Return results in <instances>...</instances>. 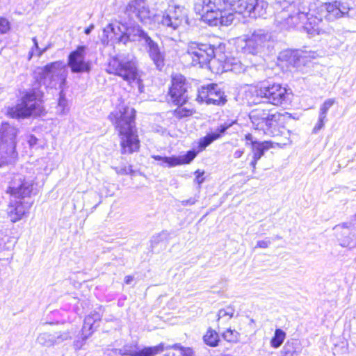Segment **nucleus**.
<instances>
[{
    "label": "nucleus",
    "mask_w": 356,
    "mask_h": 356,
    "mask_svg": "<svg viewBox=\"0 0 356 356\" xmlns=\"http://www.w3.org/2000/svg\"><path fill=\"white\" fill-rule=\"evenodd\" d=\"M32 40L33 42L34 46H33V47H32L31 51L29 52V60L32 58L33 55L34 54V51L39 50V47H38V44L36 38L35 37L33 38Z\"/></svg>",
    "instance_id": "3c124183"
},
{
    "label": "nucleus",
    "mask_w": 356,
    "mask_h": 356,
    "mask_svg": "<svg viewBox=\"0 0 356 356\" xmlns=\"http://www.w3.org/2000/svg\"><path fill=\"white\" fill-rule=\"evenodd\" d=\"M186 9L177 4H170L163 13L159 23L171 30H176L184 24L187 23Z\"/></svg>",
    "instance_id": "9b49d317"
},
{
    "label": "nucleus",
    "mask_w": 356,
    "mask_h": 356,
    "mask_svg": "<svg viewBox=\"0 0 356 356\" xmlns=\"http://www.w3.org/2000/svg\"><path fill=\"white\" fill-rule=\"evenodd\" d=\"M152 157L154 159L156 160V161H161V163H162V162H163V157H164V156L153 155V156H152Z\"/></svg>",
    "instance_id": "69168bd1"
},
{
    "label": "nucleus",
    "mask_w": 356,
    "mask_h": 356,
    "mask_svg": "<svg viewBox=\"0 0 356 356\" xmlns=\"http://www.w3.org/2000/svg\"><path fill=\"white\" fill-rule=\"evenodd\" d=\"M38 139L34 136H31L28 140V143L31 147L36 145Z\"/></svg>",
    "instance_id": "6e6d98bb"
},
{
    "label": "nucleus",
    "mask_w": 356,
    "mask_h": 356,
    "mask_svg": "<svg viewBox=\"0 0 356 356\" xmlns=\"http://www.w3.org/2000/svg\"><path fill=\"white\" fill-rule=\"evenodd\" d=\"M187 54L193 65L202 67L213 58L214 48L210 44L191 41L188 44Z\"/></svg>",
    "instance_id": "1a4fd4ad"
},
{
    "label": "nucleus",
    "mask_w": 356,
    "mask_h": 356,
    "mask_svg": "<svg viewBox=\"0 0 356 356\" xmlns=\"http://www.w3.org/2000/svg\"><path fill=\"white\" fill-rule=\"evenodd\" d=\"M38 80L47 88H61L65 83L67 72L62 61H55L38 67L35 71Z\"/></svg>",
    "instance_id": "39448f33"
},
{
    "label": "nucleus",
    "mask_w": 356,
    "mask_h": 356,
    "mask_svg": "<svg viewBox=\"0 0 356 356\" xmlns=\"http://www.w3.org/2000/svg\"><path fill=\"white\" fill-rule=\"evenodd\" d=\"M135 110L124 104H120L111 112L108 118L116 130L120 139L122 154H132L140 148V140L135 126Z\"/></svg>",
    "instance_id": "f257e3e1"
},
{
    "label": "nucleus",
    "mask_w": 356,
    "mask_h": 356,
    "mask_svg": "<svg viewBox=\"0 0 356 356\" xmlns=\"http://www.w3.org/2000/svg\"><path fill=\"white\" fill-rule=\"evenodd\" d=\"M296 56V54H295L294 51H292L291 50H286L280 54V58L282 60H285L288 61L289 63H291L293 62V60L291 58L292 56L295 57Z\"/></svg>",
    "instance_id": "37998d69"
},
{
    "label": "nucleus",
    "mask_w": 356,
    "mask_h": 356,
    "mask_svg": "<svg viewBox=\"0 0 356 356\" xmlns=\"http://www.w3.org/2000/svg\"><path fill=\"white\" fill-rule=\"evenodd\" d=\"M134 280V277L131 275H127L124 277V282L127 284H130Z\"/></svg>",
    "instance_id": "bf43d9fd"
},
{
    "label": "nucleus",
    "mask_w": 356,
    "mask_h": 356,
    "mask_svg": "<svg viewBox=\"0 0 356 356\" xmlns=\"http://www.w3.org/2000/svg\"><path fill=\"white\" fill-rule=\"evenodd\" d=\"M192 114L190 110L185 109L184 108H177L175 111V115L178 118H182L184 117L189 116Z\"/></svg>",
    "instance_id": "a18cd8bd"
},
{
    "label": "nucleus",
    "mask_w": 356,
    "mask_h": 356,
    "mask_svg": "<svg viewBox=\"0 0 356 356\" xmlns=\"http://www.w3.org/2000/svg\"><path fill=\"white\" fill-rule=\"evenodd\" d=\"M334 103V99H326L320 108L319 115L326 118L328 110Z\"/></svg>",
    "instance_id": "ea45409f"
},
{
    "label": "nucleus",
    "mask_w": 356,
    "mask_h": 356,
    "mask_svg": "<svg viewBox=\"0 0 356 356\" xmlns=\"http://www.w3.org/2000/svg\"><path fill=\"white\" fill-rule=\"evenodd\" d=\"M124 13L131 19H138L147 24L153 16L146 0H130L125 7Z\"/></svg>",
    "instance_id": "4468645a"
},
{
    "label": "nucleus",
    "mask_w": 356,
    "mask_h": 356,
    "mask_svg": "<svg viewBox=\"0 0 356 356\" xmlns=\"http://www.w3.org/2000/svg\"><path fill=\"white\" fill-rule=\"evenodd\" d=\"M82 346H83V342H81L78 340L74 341V346L76 349L81 348Z\"/></svg>",
    "instance_id": "0e129e2a"
},
{
    "label": "nucleus",
    "mask_w": 356,
    "mask_h": 356,
    "mask_svg": "<svg viewBox=\"0 0 356 356\" xmlns=\"http://www.w3.org/2000/svg\"><path fill=\"white\" fill-rule=\"evenodd\" d=\"M170 348L179 350L182 356H193V350L190 348H184L179 343H175L172 346H165L163 343L156 346L144 348L136 353L135 356H155L159 353L165 350H168ZM162 356H175V355L169 352L162 355Z\"/></svg>",
    "instance_id": "a211bd4d"
},
{
    "label": "nucleus",
    "mask_w": 356,
    "mask_h": 356,
    "mask_svg": "<svg viewBox=\"0 0 356 356\" xmlns=\"http://www.w3.org/2000/svg\"><path fill=\"white\" fill-rule=\"evenodd\" d=\"M285 338L286 332L280 328L276 329L274 333V336L270 342L271 347L273 348H278L283 343Z\"/></svg>",
    "instance_id": "473e14b6"
},
{
    "label": "nucleus",
    "mask_w": 356,
    "mask_h": 356,
    "mask_svg": "<svg viewBox=\"0 0 356 356\" xmlns=\"http://www.w3.org/2000/svg\"><path fill=\"white\" fill-rule=\"evenodd\" d=\"M124 29L123 34L118 38V42L127 44L129 41H137L143 40L149 36L138 24H134L128 26L127 24H122Z\"/></svg>",
    "instance_id": "412c9836"
},
{
    "label": "nucleus",
    "mask_w": 356,
    "mask_h": 356,
    "mask_svg": "<svg viewBox=\"0 0 356 356\" xmlns=\"http://www.w3.org/2000/svg\"><path fill=\"white\" fill-rule=\"evenodd\" d=\"M204 173V171H200L199 170L195 171V174L196 175V177L195 179V181L196 183H197L199 185L202 184V182L204 180V177H202Z\"/></svg>",
    "instance_id": "09e8293b"
},
{
    "label": "nucleus",
    "mask_w": 356,
    "mask_h": 356,
    "mask_svg": "<svg viewBox=\"0 0 356 356\" xmlns=\"http://www.w3.org/2000/svg\"><path fill=\"white\" fill-rule=\"evenodd\" d=\"M310 21L307 29L312 33H317L321 35L325 33V30L321 26L323 18L327 21H334L341 18V11L338 8L334 1L332 3H316L310 5Z\"/></svg>",
    "instance_id": "7ed1b4c3"
},
{
    "label": "nucleus",
    "mask_w": 356,
    "mask_h": 356,
    "mask_svg": "<svg viewBox=\"0 0 356 356\" xmlns=\"http://www.w3.org/2000/svg\"><path fill=\"white\" fill-rule=\"evenodd\" d=\"M233 124L234 122H225V124H221L216 129V130L214 132L209 134L204 137L202 138L199 141V146L201 147V149H204L206 147L209 145L213 141L220 138L221 135L224 134L226 131V130L228 128H229Z\"/></svg>",
    "instance_id": "a878e982"
},
{
    "label": "nucleus",
    "mask_w": 356,
    "mask_h": 356,
    "mask_svg": "<svg viewBox=\"0 0 356 356\" xmlns=\"http://www.w3.org/2000/svg\"><path fill=\"white\" fill-rule=\"evenodd\" d=\"M170 95L172 101L176 104L182 105L186 102L188 99L187 84L184 76L177 74L172 77Z\"/></svg>",
    "instance_id": "f3484780"
},
{
    "label": "nucleus",
    "mask_w": 356,
    "mask_h": 356,
    "mask_svg": "<svg viewBox=\"0 0 356 356\" xmlns=\"http://www.w3.org/2000/svg\"><path fill=\"white\" fill-rule=\"evenodd\" d=\"M254 92L257 97L264 98L267 102L275 106L282 105L287 97L286 88L279 83L263 84L260 88L255 89Z\"/></svg>",
    "instance_id": "f8f14e48"
},
{
    "label": "nucleus",
    "mask_w": 356,
    "mask_h": 356,
    "mask_svg": "<svg viewBox=\"0 0 356 356\" xmlns=\"http://www.w3.org/2000/svg\"><path fill=\"white\" fill-rule=\"evenodd\" d=\"M335 2L338 8L341 11V17H349V11L351 10L349 4L341 1H335Z\"/></svg>",
    "instance_id": "a19ab883"
},
{
    "label": "nucleus",
    "mask_w": 356,
    "mask_h": 356,
    "mask_svg": "<svg viewBox=\"0 0 356 356\" xmlns=\"http://www.w3.org/2000/svg\"><path fill=\"white\" fill-rule=\"evenodd\" d=\"M343 224H348V227L352 229L356 228V213L353 215L349 221L343 222Z\"/></svg>",
    "instance_id": "8fccbe9b"
},
{
    "label": "nucleus",
    "mask_w": 356,
    "mask_h": 356,
    "mask_svg": "<svg viewBox=\"0 0 356 356\" xmlns=\"http://www.w3.org/2000/svg\"><path fill=\"white\" fill-rule=\"evenodd\" d=\"M69 111L67 100L65 97L63 91L60 92V97L58 102L57 112L59 115H63L67 113Z\"/></svg>",
    "instance_id": "c9c22d12"
},
{
    "label": "nucleus",
    "mask_w": 356,
    "mask_h": 356,
    "mask_svg": "<svg viewBox=\"0 0 356 356\" xmlns=\"http://www.w3.org/2000/svg\"><path fill=\"white\" fill-rule=\"evenodd\" d=\"M93 29H94V25L92 24V25L89 26L88 28H86L85 29L84 32L86 35H89L91 33V31L93 30Z\"/></svg>",
    "instance_id": "680f3d73"
},
{
    "label": "nucleus",
    "mask_w": 356,
    "mask_h": 356,
    "mask_svg": "<svg viewBox=\"0 0 356 356\" xmlns=\"http://www.w3.org/2000/svg\"><path fill=\"white\" fill-rule=\"evenodd\" d=\"M270 243V242L269 241H266V240L259 241L255 246V248H267L269 246Z\"/></svg>",
    "instance_id": "603ef678"
},
{
    "label": "nucleus",
    "mask_w": 356,
    "mask_h": 356,
    "mask_svg": "<svg viewBox=\"0 0 356 356\" xmlns=\"http://www.w3.org/2000/svg\"><path fill=\"white\" fill-rule=\"evenodd\" d=\"M241 0H196L195 10L211 26H228L234 19L235 10H243Z\"/></svg>",
    "instance_id": "f03ea898"
},
{
    "label": "nucleus",
    "mask_w": 356,
    "mask_h": 356,
    "mask_svg": "<svg viewBox=\"0 0 356 356\" xmlns=\"http://www.w3.org/2000/svg\"><path fill=\"white\" fill-rule=\"evenodd\" d=\"M101 318L102 316L99 312H91L84 319L85 327H87L88 325H89L90 327L93 326L95 327V329H97V327L99 326V322L100 321Z\"/></svg>",
    "instance_id": "72a5a7b5"
},
{
    "label": "nucleus",
    "mask_w": 356,
    "mask_h": 356,
    "mask_svg": "<svg viewBox=\"0 0 356 356\" xmlns=\"http://www.w3.org/2000/svg\"><path fill=\"white\" fill-rule=\"evenodd\" d=\"M222 337L228 342L237 343L239 341L240 334L236 330L227 328L222 333Z\"/></svg>",
    "instance_id": "f704fd0d"
},
{
    "label": "nucleus",
    "mask_w": 356,
    "mask_h": 356,
    "mask_svg": "<svg viewBox=\"0 0 356 356\" xmlns=\"http://www.w3.org/2000/svg\"><path fill=\"white\" fill-rule=\"evenodd\" d=\"M107 72L121 76L129 84H136L142 92L140 76L134 58L122 56L113 57L108 61Z\"/></svg>",
    "instance_id": "20e7f679"
},
{
    "label": "nucleus",
    "mask_w": 356,
    "mask_h": 356,
    "mask_svg": "<svg viewBox=\"0 0 356 356\" xmlns=\"http://www.w3.org/2000/svg\"><path fill=\"white\" fill-rule=\"evenodd\" d=\"M86 46H79L68 56V66L74 73L89 72L90 63L86 60Z\"/></svg>",
    "instance_id": "2eb2a0df"
},
{
    "label": "nucleus",
    "mask_w": 356,
    "mask_h": 356,
    "mask_svg": "<svg viewBox=\"0 0 356 356\" xmlns=\"http://www.w3.org/2000/svg\"><path fill=\"white\" fill-rule=\"evenodd\" d=\"M249 117L256 129L263 130L266 132L276 125L281 115L277 112L273 113L271 111L257 108L250 112Z\"/></svg>",
    "instance_id": "ddd939ff"
},
{
    "label": "nucleus",
    "mask_w": 356,
    "mask_h": 356,
    "mask_svg": "<svg viewBox=\"0 0 356 356\" xmlns=\"http://www.w3.org/2000/svg\"><path fill=\"white\" fill-rule=\"evenodd\" d=\"M37 341L38 343L43 346L51 347L56 345L54 333L51 334L48 332L41 333L37 337Z\"/></svg>",
    "instance_id": "7c9ffc66"
},
{
    "label": "nucleus",
    "mask_w": 356,
    "mask_h": 356,
    "mask_svg": "<svg viewBox=\"0 0 356 356\" xmlns=\"http://www.w3.org/2000/svg\"><path fill=\"white\" fill-rule=\"evenodd\" d=\"M31 203L26 202L24 199L12 198L8 209V213L13 222L20 220L29 213Z\"/></svg>",
    "instance_id": "aec40b11"
},
{
    "label": "nucleus",
    "mask_w": 356,
    "mask_h": 356,
    "mask_svg": "<svg viewBox=\"0 0 356 356\" xmlns=\"http://www.w3.org/2000/svg\"><path fill=\"white\" fill-rule=\"evenodd\" d=\"M56 345L65 341L70 340L72 338L71 332L69 330L59 331L54 332Z\"/></svg>",
    "instance_id": "58836bf2"
},
{
    "label": "nucleus",
    "mask_w": 356,
    "mask_h": 356,
    "mask_svg": "<svg viewBox=\"0 0 356 356\" xmlns=\"http://www.w3.org/2000/svg\"><path fill=\"white\" fill-rule=\"evenodd\" d=\"M258 161L259 160H256L254 158L252 157V160L250 162V165L252 166L253 171H254V170L256 168V165H257Z\"/></svg>",
    "instance_id": "e2e57ef3"
},
{
    "label": "nucleus",
    "mask_w": 356,
    "mask_h": 356,
    "mask_svg": "<svg viewBox=\"0 0 356 356\" xmlns=\"http://www.w3.org/2000/svg\"><path fill=\"white\" fill-rule=\"evenodd\" d=\"M197 200L195 197H191L188 200L181 201V206L193 205L196 202Z\"/></svg>",
    "instance_id": "864d4df0"
},
{
    "label": "nucleus",
    "mask_w": 356,
    "mask_h": 356,
    "mask_svg": "<svg viewBox=\"0 0 356 356\" xmlns=\"http://www.w3.org/2000/svg\"><path fill=\"white\" fill-rule=\"evenodd\" d=\"M6 236L5 232L3 230H0V245L4 242V237Z\"/></svg>",
    "instance_id": "052dcab7"
},
{
    "label": "nucleus",
    "mask_w": 356,
    "mask_h": 356,
    "mask_svg": "<svg viewBox=\"0 0 356 356\" xmlns=\"http://www.w3.org/2000/svg\"><path fill=\"white\" fill-rule=\"evenodd\" d=\"M239 4H242L243 10H235L238 13L251 17L263 16L266 13L267 3L264 0H241Z\"/></svg>",
    "instance_id": "6ab92c4d"
},
{
    "label": "nucleus",
    "mask_w": 356,
    "mask_h": 356,
    "mask_svg": "<svg viewBox=\"0 0 356 356\" xmlns=\"http://www.w3.org/2000/svg\"><path fill=\"white\" fill-rule=\"evenodd\" d=\"M114 169L118 175H133L134 173L131 166L123 167L121 168H115Z\"/></svg>",
    "instance_id": "49530a36"
},
{
    "label": "nucleus",
    "mask_w": 356,
    "mask_h": 356,
    "mask_svg": "<svg viewBox=\"0 0 356 356\" xmlns=\"http://www.w3.org/2000/svg\"><path fill=\"white\" fill-rule=\"evenodd\" d=\"M310 7L308 12L301 11L300 8L295 9L293 6H289L286 10H283L275 16V22L281 29H290L297 26H302L303 29L311 35H317L312 33L307 29L310 20Z\"/></svg>",
    "instance_id": "423d86ee"
},
{
    "label": "nucleus",
    "mask_w": 356,
    "mask_h": 356,
    "mask_svg": "<svg viewBox=\"0 0 356 356\" xmlns=\"http://www.w3.org/2000/svg\"><path fill=\"white\" fill-rule=\"evenodd\" d=\"M243 153H244L243 150L237 149L234 152V156L236 159H238V158L241 157V156L243 154Z\"/></svg>",
    "instance_id": "4d7b16f0"
},
{
    "label": "nucleus",
    "mask_w": 356,
    "mask_h": 356,
    "mask_svg": "<svg viewBox=\"0 0 356 356\" xmlns=\"http://www.w3.org/2000/svg\"><path fill=\"white\" fill-rule=\"evenodd\" d=\"M245 145H250L251 148H252V142H255L254 140H253L252 136L250 134L245 135Z\"/></svg>",
    "instance_id": "5fc2aeb1"
},
{
    "label": "nucleus",
    "mask_w": 356,
    "mask_h": 356,
    "mask_svg": "<svg viewBox=\"0 0 356 356\" xmlns=\"http://www.w3.org/2000/svg\"><path fill=\"white\" fill-rule=\"evenodd\" d=\"M17 156L16 151L13 150V146L11 145L8 149H6L3 145H0V167L5 164L14 162Z\"/></svg>",
    "instance_id": "c85d7f7f"
},
{
    "label": "nucleus",
    "mask_w": 356,
    "mask_h": 356,
    "mask_svg": "<svg viewBox=\"0 0 356 356\" xmlns=\"http://www.w3.org/2000/svg\"><path fill=\"white\" fill-rule=\"evenodd\" d=\"M122 23H119L118 24H108L103 30L104 33V42H108L110 40H118L122 34L124 29L122 27Z\"/></svg>",
    "instance_id": "bb28decb"
},
{
    "label": "nucleus",
    "mask_w": 356,
    "mask_h": 356,
    "mask_svg": "<svg viewBox=\"0 0 356 356\" xmlns=\"http://www.w3.org/2000/svg\"><path fill=\"white\" fill-rule=\"evenodd\" d=\"M41 102L35 92H27L21 99L20 103L9 108L8 114L12 118H27L32 115H39L42 112Z\"/></svg>",
    "instance_id": "6e6552de"
},
{
    "label": "nucleus",
    "mask_w": 356,
    "mask_h": 356,
    "mask_svg": "<svg viewBox=\"0 0 356 356\" xmlns=\"http://www.w3.org/2000/svg\"><path fill=\"white\" fill-rule=\"evenodd\" d=\"M10 29V23L8 20L3 17H0V34H4Z\"/></svg>",
    "instance_id": "c03bdc74"
},
{
    "label": "nucleus",
    "mask_w": 356,
    "mask_h": 356,
    "mask_svg": "<svg viewBox=\"0 0 356 356\" xmlns=\"http://www.w3.org/2000/svg\"><path fill=\"white\" fill-rule=\"evenodd\" d=\"M33 184L34 177L33 176L17 174L10 181L7 192L10 194L12 198L24 199L31 195Z\"/></svg>",
    "instance_id": "9d476101"
},
{
    "label": "nucleus",
    "mask_w": 356,
    "mask_h": 356,
    "mask_svg": "<svg viewBox=\"0 0 356 356\" xmlns=\"http://www.w3.org/2000/svg\"><path fill=\"white\" fill-rule=\"evenodd\" d=\"M47 49V47L44 48L43 49H40L39 48V50H35L34 54H37L38 57H40L42 54H44Z\"/></svg>",
    "instance_id": "13d9d810"
},
{
    "label": "nucleus",
    "mask_w": 356,
    "mask_h": 356,
    "mask_svg": "<svg viewBox=\"0 0 356 356\" xmlns=\"http://www.w3.org/2000/svg\"><path fill=\"white\" fill-rule=\"evenodd\" d=\"M204 343L211 347H216L218 345L219 336L218 334L212 329H209L203 337Z\"/></svg>",
    "instance_id": "2f4dec72"
},
{
    "label": "nucleus",
    "mask_w": 356,
    "mask_h": 356,
    "mask_svg": "<svg viewBox=\"0 0 356 356\" xmlns=\"http://www.w3.org/2000/svg\"><path fill=\"white\" fill-rule=\"evenodd\" d=\"M210 88L211 85H208L207 86H202L201 88L198 90V95H197V99L200 102H206L207 104H209V95H210Z\"/></svg>",
    "instance_id": "4c0bfd02"
},
{
    "label": "nucleus",
    "mask_w": 356,
    "mask_h": 356,
    "mask_svg": "<svg viewBox=\"0 0 356 356\" xmlns=\"http://www.w3.org/2000/svg\"><path fill=\"white\" fill-rule=\"evenodd\" d=\"M288 141H289L288 144H291V140H290L289 139H288Z\"/></svg>",
    "instance_id": "338daca9"
},
{
    "label": "nucleus",
    "mask_w": 356,
    "mask_h": 356,
    "mask_svg": "<svg viewBox=\"0 0 356 356\" xmlns=\"http://www.w3.org/2000/svg\"><path fill=\"white\" fill-rule=\"evenodd\" d=\"M147 53L159 70H161L165 65V54L161 50L159 44L150 37L146 38L145 41Z\"/></svg>",
    "instance_id": "5701e85b"
},
{
    "label": "nucleus",
    "mask_w": 356,
    "mask_h": 356,
    "mask_svg": "<svg viewBox=\"0 0 356 356\" xmlns=\"http://www.w3.org/2000/svg\"><path fill=\"white\" fill-rule=\"evenodd\" d=\"M17 134V129L7 122L1 124L0 127V145L8 149L12 145L13 150L15 151V138Z\"/></svg>",
    "instance_id": "b1692460"
},
{
    "label": "nucleus",
    "mask_w": 356,
    "mask_h": 356,
    "mask_svg": "<svg viewBox=\"0 0 356 356\" xmlns=\"http://www.w3.org/2000/svg\"><path fill=\"white\" fill-rule=\"evenodd\" d=\"M95 327L93 326H90L88 325L87 327H85V323L83 322V325L81 330V337L83 341H86L88 337H90L92 333L95 331Z\"/></svg>",
    "instance_id": "79ce46f5"
},
{
    "label": "nucleus",
    "mask_w": 356,
    "mask_h": 356,
    "mask_svg": "<svg viewBox=\"0 0 356 356\" xmlns=\"http://www.w3.org/2000/svg\"><path fill=\"white\" fill-rule=\"evenodd\" d=\"M235 313V309L232 306H228L225 308L221 309L218 313V320H229L231 319Z\"/></svg>",
    "instance_id": "e433bc0d"
},
{
    "label": "nucleus",
    "mask_w": 356,
    "mask_h": 356,
    "mask_svg": "<svg viewBox=\"0 0 356 356\" xmlns=\"http://www.w3.org/2000/svg\"><path fill=\"white\" fill-rule=\"evenodd\" d=\"M211 66L216 70V73L232 71L236 74L245 72L247 67L238 58L225 56H220L218 58L213 59Z\"/></svg>",
    "instance_id": "dca6fc26"
},
{
    "label": "nucleus",
    "mask_w": 356,
    "mask_h": 356,
    "mask_svg": "<svg viewBox=\"0 0 356 356\" xmlns=\"http://www.w3.org/2000/svg\"><path fill=\"white\" fill-rule=\"evenodd\" d=\"M270 39V35L267 31L262 29L257 30L250 35H246L243 38H238L236 48L244 53L257 54L263 50Z\"/></svg>",
    "instance_id": "0eeeda50"
},
{
    "label": "nucleus",
    "mask_w": 356,
    "mask_h": 356,
    "mask_svg": "<svg viewBox=\"0 0 356 356\" xmlns=\"http://www.w3.org/2000/svg\"><path fill=\"white\" fill-rule=\"evenodd\" d=\"M209 104L220 105L225 102L224 92L220 90L217 84H211Z\"/></svg>",
    "instance_id": "c756f323"
},
{
    "label": "nucleus",
    "mask_w": 356,
    "mask_h": 356,
    "mask_svg": "<svg viewBox=\"0 0 356 356\" xmlns=\"http://www.w3.org/2000/svg\"><path fill=\"white\" fill-rule=\"evenodd\" d=\"M334 229L341 246L350 249L356 247V235L351 232L353 229L348 227V224H339Z\"/></svg>",
    "instance_id": "4be33fe9"
},
{
    "label": "nucleus",
    "mask_w": 356,
    "mask_h": 356,
    "mask_svg": "<svg viewBox=\"0 0 356 356\" xmlns=\"http://www.w3.org/2000/svg\"><path fill=\"white\" fill-rule=\"evenodd\" d=\"M273 147L274 146L270 141L252 142V147L251 148L252 157L256 160H259L266 151Z\"/></svg>",
    "instance_id": "cd10ccee"
},
{
    "label": "nucleus",
    "mask_w": 356,
    "mask_h": 356,
    "mask_svg": "<svg viewBox=\"0 0 356 356\" xmlns=\"http://www.w3.org/2000/svg\"><path fill=\"white\" fill-rule=\"evenodd\" d=\"M325 118H322L321 116H318V120L314 127L313 131L314 133H317L319 130H321L324 127V123L325 121Z\"/></svg>",
    "instance_id": "de8ad7c7"
},
{
    "label": "nucleus",
    "mask_w": 356,
    "mask_h": 356,
    "mask_svg": "<svg viewBox=\"0 0 356 356\" xmlns=\"http://www.w3.org/2000/svg\"><path fill=\"white\" fill-rule=\"evenodd\" d=\"M197 152L194 150L188 151L186 154L178 156H164L163 162L160 163L162 167L172 168L177 165L190 163L196 156Z\"/></svg>",
    "instance_id": "393cba45"
}]
</instances>
